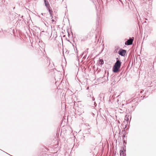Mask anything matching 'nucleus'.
I'll return each instance as SVG.
<instances>
[{
	"mask_svg": "<svg viewBox=\"0 0 156 156\" xmlns=\"http://www.w3.org/2000/svg\"><path fill=\"white\" fill-rule=\"evenodd\" d=\"M134 39V37H130L129 39L125 42V44L127 45L132 44Z\"/></svg>",
	"mask_w": 156,
	"mask_h": 156,
	"instance_id": "7ed1b4c3",
	"label": "nucleus"
},
{
	"mask_svg": "<svg viewBox=\"0 0 156 156\" xmlns=\"http://www.w3.org/2000/svg\"><path fill=\"white\" fill-rule=\"evenodd\" d=\"M51 19L53 18V16H52H52H51Z\"/></svg>",
	"mask_w": 156,
	"mask_h": 156,
	"instance_id": "2eb2a0df",
	"label": "nucleus"
},
{
	"mask_svg": "<svg viewBox=\"0 0 156 156\" xmlns=\"http://www.w3.org/2000/svg\"><path fill=\"white\" fill-rule=\"evenodd\" d=\"M0 150L2 151V150L1 149H0Z\"/></svg>",
	"mask_w": 156,
	"mask_h": 156,
	"instance_id": "b1692460",
	"label": "nucleus"
},
{
	"mask_svg": "<svg viewBox=\"0 0 156 156\" xmlns=\"http://www.w3.org/2000/svg\"><path fill=\"white\" fill-rule=\"evenodd\" d=\"M119 49V48L117 47H115V50H114V53H118V50Z\"/></svg>",
	"mask_w": 156,
	"mask_h": 156,
	"instance_id": "9d476101",
	"label": "nucleus"
},
{
	"mask_svg": "<svg viewBox=\"0 0 156 156\" xmlns=\"http://www.w3.org/2000/svg\"><path fill=\"white\" fill-rule=\"evenodd\" d=\"M101 94L99 95V98H101Z\"/></svg>",
	"mask_w": 156,
	"mask_h": 156,
	"instance_id": "f8f14e48",
	"label": "nucleus"
},
{
	"mask_svg": "<svg viewBox=\"0 0 156 156\" xmlns=\"http://www.w3.org/2000/svg\"><path fill=\"white\" fill-rule=\"evenodd\" d=\"M143 1H144V0H143Z\"/></svg>",
	"mask_w": 156,
	"mask_h": 156,
	"instance_id": "393cba45",
	"label": "nucleus"
},
{
	"mask_svg": "<svg viewBox=\"0 0 156 156\" xmlns=\"http://www.w3.org/2000/svg\"><path fill=\"white\" fill-rule=\"evenodd\" d=\"M126 120L128 121L129 120V119L127 117L126 118Z\"/></svg>",
	"mask_w": 156,
	"mask_h": 156,
	"instance_id": "4468645a",
	"label": "nucleus"
},
{
	"mask_svg": "<svg viewBox=\"0 0 156 156\" xmlns=\"http://www.w3.org/2000/svg\"><path fill=\"white\" fill-rule=\"evenodd\" d=\"M123 149L124 151L121 150L120 151V156H126V154L125 153L126 150L124 149V148L123 147Z\"/></svg>",
	"mask_w": 156,
	"mask_h": 156,
	"instance_id": "39448f33",
	"label": "nucleus"
},
{
	"mask_svg": "<svg viewBox=\"0 0 156 156\" xmlns=\"http://www.w3.org/2000/svg\"><path fill=\"white\" fill-rule=\"evenodd\" d=\"M99 63L101 65H102L104 64V61L102 59H100L99 60Z\"/></svg>",
	"mask_w": 156,
	"mask_h": 156,
	"instance_id": "1a4fd4ad",
	"label": "nucleus"
},
{
	"mask_svg": "<svg viewBox=\"0 0 156 156\" xmlns=\"http://www.w3.org/2000/svg\"><path fill=\"white\" fill-rule=\"evenodd\" d=\"M126 53V50L122 48H120L118 52V54L122 56H124Z\"/></svg>",
	"mask_w": 156,
	"mask_h": 156,
	"instance_id": "20e7f679",
	"label": "nucleus"
},
{
	"mask_svg": "<svg viewBox=\"0 0 156 156\" xmlns=\"http://www.w3.org/2000/svg\"><path fill=\"white\" fill-rule=\"evenodd\" d=\"M0 150L2 151V150L1 149H0Z\"/></svg>",
	"mask_w": 156,
	"mask_h": 156,
	"instance_id": "5701e85b",
	"label": "nucleus"
},
{
	"mask_svg": "<svg viewBox=\"0 0 156 156\" xmlns=\"http://www.w3.org/2000/svg\"><path fill=\"white\" fill-rule=\"evenodd\" d=\"M116 62L115 63L112 69V71L114 73H117L119 71L122 62L118 58H116Z\"/></svg>",
	"mask_w": 156,
	"mask_h": 156,
	"instance_id": "f257e3e1",
	"label": "nucleus"
},
{
	"mask_svg": "<svg viewBox=\"0 0 156 156\" xmlns=\"http://www.w3.org/2000/svg\"><path fill=\"white\" fill-rule=\"evenodd\" d=\"M151 46H155V43L154 42H153V43H151Z\"/></svg>",
	"mask_w": 156,
	"mask_h": 156,
	"instance_id": "9b49d317",
	"label": "nucleus"
},
{
	"mask_svg": "<svg viewBox=\"0 0 156 156\" xmlns=\"http://www.w3.org/2000/svg\"><path fill=\"white\" fill-rule=\"evenodd\" d=\"M89 126V125H87L86 126Z\"/></svg>",
	"mask_w": 156,
	"mask_h": 156,
	"instance_id": "a211bd4d",
	"label": "nucleus"
},
{
	"mask_svg": "<svg viewBox=\"0 0 156 156\" xmlns=\"http://www.w3.org/2000/svg\"><path fill=\"white\" fill-rule=\"evenodd\" d=\"M122 73H120V75H122Z\"/></svg>",
	"mask_w": 156,
	"mask_h": 156,
	"instance_id": "6ab92c4d",
	"label": "nucleus"
},
{
	"mask_svg": "<svg viewBox=\"0 0 156 156\" xmlns=\"http://www.w3.org/2000/svg\"><path fill=\"white\" fill-rule=\"evenodd\" d=\"M51 21L52 22H54L55 20H54L52 19V20Z\"/></svg>",
	"mask_w": 156,
	"mask_h": 156,
	"instance_id": "ddd939ff",
	"label": "nucleus"
},
{
	"mask_svg": "<svg viewBox=\"0 0 156 156\" xmlns=\"http://www.w3.org/2000/svg\"><path fill=\"white\" fill-rule=\"evenodd\" d=\"M47 9L48 10L49 13V14L50 15V16H52V15H53V14H52V9L50 7H49V8H48Z\"/></svg>",
	"mask_w": 156,
	"mask_h": 156,
	"instance_id": "0eeeda50",
	"label": "nucleus"
},
{
	"mask_svg": "<svg viewBox=\"0 0 156 156\" xmlns=\"http://www.w3.org/2000/svg\"><path fill=\"white\" fill-rule=\"evenodd\" d=\"M90 128H88L87 129L84 130V133L86 134L90 133Z\"/></svg>",
	"mask_w": 156,
	"mask_h": 156,
	"instance_id": "6e6552de",
	"label": "nucleus"
},
{
	"mask_svg": "<svg viewBox=\"0 0 156 156\" xmlns=\"http://www.w3.org/2000/svg\"><path fill=\"white\" fill-rule=\"evenodd\" d=\"M0 150L2 151V150L1 149H0Z\"/></svg>",
	"mask_w": 156,
	"mask_h": 156,
	"instance_id": "4be33fe9",
	"label": "nucleus"
},
{
	"mask_svg": "<svg viewBox=\"0 0 156 156\" xmlns=\"http://www.w3.org/2000/svg\"><path fill=\"white\" fill-rule=\"evenodd\" d=\"M88 89H89V87H87V90H88Z\"/></svg>",
	"mask_w": 156,
	"mask_h": 156,
	"instance_id": "dca6fc26",
	"label": "nucleus"
},
{
	"mask_svg": "<svg viewBox=\"0 0 156 156\" xmlns=\"http://www.w3.org/2000/svg\"><path fill=\"white\" fill-rule=\"evenodd\" d=\"M41 15H43V13H41Z\"/></svg>",
	"mask_w": 156,
	"mask_h": 156,
	"instance_id": "412c9836",
	"label": "nucleus"
},
{
	"mask_svg": "<svg viewBox=\"0 0 156 156\" xmlns=\"http://www.w3.org/2000/svg\"><path fill=\"white\" fill-rule=\"evenodd\" d=\"M44 2L45 5L47 8V9L48 8L50 7L49 3L47 0H44Z\"/></svg>",
	"mask_w": 156,
	"mask_h": 156,
	"instance_id": "423d86ee",
	"label": "nucleus"
},
{
	"mask_svg": "<svg viewBox=\"0 0 156 156\" xmlns=\"http://www.w3.org/2000/svg\"><path fill=\"white\" fill-rule=\"evenodd\" d=\"M3 151L4 152H5H5H4V151ZM5 153H6V154H9V155H10V154H8L7 153L5 152Z\"/></svg>",
	"mask_w": 156,
	"mask_h": 156,
	"instance_id": "f3484780",
	"label": "nucleus"
},
{
	"mask_svg": "<svg viewBox=\"0 0 156 156\" xmlns=\"http://www.w3.org/2000/svg\"><path fill=\"white\" fill-rule=\"evenodd\" d=\"M87 96L90 101H94L95 100V98H94L92 92H88L87 94Z\"/></svg>",
	"mask_w": 156,
	"mask_h": 156,
	"instance_id": "f03ea898",
	"label": "nucleus"
},
{
	"mask_svg": "<svg viewBox=\"0 0 156 156\" xmlns=\"http://www.w3.org/2000/svg\"><path fill=\"white\" fill-rule=\"evenodd\" d=\"M155 62H154V64Z\"/></svg>",
	"mask_w": 156,
	"mask_h": 156,
	"instance_id": "aec40b11",
	"label": "nucleus"
}]
</instances>
